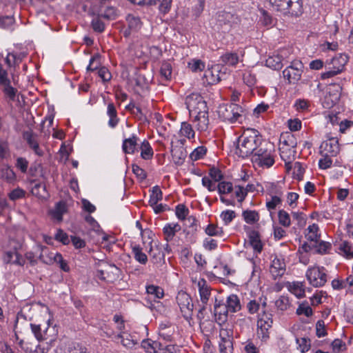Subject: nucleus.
I'll use <instances>...</instances> for the list:
<instances>
[{"label":"nucleus","instance_id":"1","mask_svg":"<svg viewBox=\"0 0 353 353\" xmlns=\"http://www.w3.org/2000/svg\"><path fill=\"white\" fill-rule=\"evenodd\" d=\"M262 143L261 135L255 129H247L243 134L238 138V145L235 154L239 157L245 159L256 152Z\"/></svg>","mask_w":353,"mask_h":353},{"label":"nucleus","instance_id":"2","mask_svg":"<svg viewBox=\"0 0 353 353\" xmlns=\"http://www.w3.org/2000/svg\"><path fill=\"white\" fill-rule=\"evenodd\" d=\"M273 10L284 15L298 17L303 13L301 0H266Z\"/></svg>","mask_w":353,"mask_h":353},{"label":"nucleus","instance_id":"3","mask_svg":"<svg viewBox=\"0 0 353 353\" xmlns=\"http://www.w3.org/2000/svg\"><path fill=\"white\" fill-rule=\"evenodd\" d=\"M243 110L236 103L222 104L219 106L218 114L220 118L230 123H234L242 117Z\"/></svg>","mask_w":353,"mask_h":353},{"label":"nucleus","instance_id":"4","mask_svg":"<svg viewBox=\"0 0 353 353\" xmlns=\"http://www.w3.org/2000/svg\"><path fill=\"white\" fill-rule=\"evenodd\" d=\"M190 115L194 117V121L197 122L196 128L199 131H205L209 124L208 108L205 101L203 103L189 111Z\"/></svg>","mask_w":353,"mask_h":353},{"label":"nucleus","instance_id":"5","mask_svg":"<svg viewBox=\"0 0 353 353\" xmlns=\"http://www.w3.org/2000/svg\"><path fill=\"white\" fill-rule=\"evenodd\" d=\"M272 148L270 145H266L265 146H261V145L254 153L252 157V161L261 167H271L274 163Z\"/></svg>","mask_w":353,"mask_h":353},{"label":"nucleus","instance_id":"6","mask_svg":"<svg viewBox=\"0 0 353 353\" xmlns=\"http://www.w3.org/2000/svg\"><path fill=\"white\" fill-rule=\"evenodd\" d=\"M303 68L301 61L294 60L283 71V77L288 79L289 83H295L301 79Z\"/></svg>","mask_w":353,"mask_h":353},{"label":"nucleus","instance_id":"7","mask_svg":"<svg viewBox=\"0 0 353 353\" xmlns=\"http://www.w3.org/2000/svg\"><path fill=\"white\" fill-rule=\"evenodd\" d=\"M306 277L310 283L315 288L323 286L327 282V274L323 267H313L306 272Z\"/></svg>","mask_w":353,"mask_h":353},{"label":"nucleus","instance_id":"8","mask_svg":"<svg viewBox=\"0 0 353 353\" xmlns=\"http://www.w3.org/2000/svg\"><path fill=\"white\" fill-rule=\"evenodd\" d=\"M23 140L28 148L38 157H43L44 151L39 145V136L32 131H23Z\"/></svg>","mask_w":353,"mask_h":353},{"label":"nucleus","instance_id":"9","mask_svg":"<svg viewBox=\"0 0 353 353\" xmlns=\"http://www.w3.org/2000/svg\"><path fill=\"white\" fill-rule=\"evenodd\" d=\"M22 244L14 241H10V249L5 252L3 261L6 263L21 265V251Z\"/></svg>","mask_w":353,"mask_h":353},{"label":"nucleus","instance_id":"10","mask_svg":"<svg viewBox=\"0 0 353 353\" xmlns=\"http://www.w3.org/2000/svg\"><path fill=\"white\" fill-rule=\"evenodd\" d=\"M176 301L181 312L183 313V316L185 319L191 317L194 305L192 303L190 296L186 292H180L177 294Z\"/></svg>","mask_w":353,"mask_h":353},{"label":"nucleus","instance_id":"11","mask_svg":"<svg viewBox=\"0 0 353 353\" xmlns=\"http://www.w3.org/2000/svg\"><path fill=\"white\" fill-rule=\"evenodd\" d=\"M0 85L3 87V92L9 98L10 101H14L17 90L10 85V81L8 77V72L0 64Z\"/></svg>","mask_w":353,"mask_h":353},{"label":"nucleus","instance_id":"12","mask_svg":"<svg viewBox=\"0 0 353 353\" xmlns=\"http://www.w3.org/2000/svg\"><path fill=\"white\" fill-rule=\"evenodd\" d=\"M46 250V248H42L41 254L39 255V260L46 264H52L54 262H56L57 263H59L60 268L65 272H68L70 271V267L68 265V263L63 260V256L61 254L57 252L55 253L54 256H47L44 257L43 252Z\"/></svg>","mask_w":353,"mask_h":353},{"label":"nucleus","instance_id":"13","mask_svg":"<svg viewBox=\"0 0 353 353\" xmlns=\"http://www.w3.org/2000/svg\"><path fill=\"white\" fill-rule=\"evenodd\" d=\"M223 68V66L221 65L216 64L205 71V77L210 84H216L221 81L223 76L225 75L224 72H221Z\"/></svg>","mask_w":353,"mask_h":353},{"label":"nucleus","instance_id":"14","mask_svg":"<svg viewBox=\"0 0 353 353\" xmlns=\"http://www.w3.org/2000/svg\"><path fill=\"white\" fill-rule=\"evenodd\" d=\"M320 148L325 152L326 154L331 157H336L340 151L339 141L336 138H331L323 142Z\"/></svg>","mask_w":353,"mask_h":353},{"label":"nucleus","instance_id":"15","mask_svg":"<svg viewBox=\"0 0 353 353\" xmlns=\"http://www.w3.org/2000/svg\"><path fill=\"white\" fill-rule=\"evenodd\" d=\"M285 272V263L283 259L275 256L272 261L270 266V272L276 280L277 278L281 277Z\"/></svg>","mask_w":353,"mask_h":353},{"label":"nucleus","instance_id":"16","mask_svg":"<svg viewBox=\"0 0 353 353\" xmlns=\"http://www.w3.org/2000/svg\"><path fill=\"white\" fill-rule=\"evenodd\" d=\"M198 288L201 303L208 305L211 296L212 288L208 285L207 281L204 279H201L198 282Z\"/></svg>","mask_w":353,"mask_h":353},{"label":"nucleus","instance_id":"17","mask_svg":"<svg viewBox=\"0 0 353 353\" xmlns=\"http://www.w3.org/2000/svg\"><path fill=\"white\" fill-rule=\"evenodd\" d=\"M229 312L230 310L228 308L226 303H224L221 301H218L217 299L215 298L214 314L215 316H218V320L222 322L225 321Z\"/></svg>","mask_w":353,"mask_h":353},{"label":"nucleus","instance_id":"18","mask_svg":"<svg viewBox=\"0 0 353 353\" xmlns=\"http://www.w3.org/2000/svg\"><path fill=\"white\" fill-rule=\"evenodd\" d=\"M146 292L148 296V297L145 299L147 303L153 301V300L160 299L164 296L163 288L154 285H147Z\"/></svg>","mask_w":353,"mask_h":353},{"label":"nucleus","instance_id":"19","mask_svg":"<svg viewBox=\"0 0 353 353\" xmlns=\"http://www.w3.org/2000/svg\"><path fill=\"white\" fill-rule=\"evenodd\" d=\"M349 57L346 54H339L334 57L331 60V64L333 65V68L336 70V72L340 73L343 70L345 64L347 63Z\"/></svg>","mask_w":353,"mask_h":353},{"label":"nucleus","instance_id":"20","mask_svg":"<svg viewBox=\"0 0 353 353\" xmlns=\"http://www.w3.org/2000/svg\"><path fill=\"white\" fill-rule=\"evenodd\" d=\"M204 101L205 100L202 96L199 94L192 93L186 97L185 105L190 111L198 107L200 103H203Z\"/></svg>","mask_w":353,"mask_h":353},{"label":"nucleus","instance_id":"21","mask_svg":"<svg viewBox=\"0 0 353 353\" xmlns=\"http://www.w3.org/2000/svg\"><path fill=\"white\" fill-rule=\"evenodd\" d=\"M138 137L132 134V136L128 139H125L123 141L122 148L126 154H133L135 151L137 145Z\"/></svg>","mask_w":353,"mask_h":353},{"label":"nucleus","instance_id":"22","mask_svg":"<svg viewBox=\"0 0 353 353\" xmlns=\"http://www.w3.org/2000/svg\"><path fill=\"white\" fill-rule=\"evenodd\" d=\"M223 64L229 66H235L239 61V57L237 53L233 52H226L220 57Z\"/></svg>","mask_w":353,"mask_h":353},{"label":"nucleus","instance_id":"23","mask_svg":"<svg viewBox=\"0 0 353 353\" xmlns=\"http://www.w3.org/2000/svg\"><path fill=\"white\" fill-rule=\"evenodd\" d=\"M281 158L285 161V166H288L294 159V157L296 154L294 150L281 146L279 148Z\"/></svg>","mask_w":353,"mask_h":353},{"label":"nucleus","instance_id":"24","mask_svg":"<svg viewBox=\"0 0 353 353\" xmlns=\"http://www.w3.org/2000/svg\"><path fill=\"white\" fill-rule=\"evenodd\" d=\"M226 305L230 312H236L241 310L240 300L236 294H230L227 298Z\"/></svg>","mask_w":353,"mask_h":353},{"label":"nucleus","instance_id":"25","mask_svg":"<svg viewBox=\"0 0 353 353\" xmlns=\"http://www.w3.org/2000/svg\"><path fill=\"white\" fill-rule=\"evenodd\" d=\"M107 114L110 117L108 125L110 128H115L119 123V118L117 117V112L114 105L110 103L108 105Z\"/></svg>","mask_w":353,"mask_h":353},{"label":"nucleus","instance_id":"26","mask_svg":"<svg viewBox=\"0 0 353 353\" xmlns=\"http://www.w3.org/2000/svg\"><path fill=\"white\" fill-rule=\"evenodd\" d=\"M67 212V205L64 201H59L56 204L55 209L52 212L53 218L59 221L63 219V214Z\"/></svg>","mask_w":353,"mask_h":353},{"label":"nucleus","instance_id":"27","mask_svg":"<svg viewBox=\"0 0 353 353\" xmlns=\"http://www.w3.org/2000/svg\"><path fill=\"white\" fill-rule=\"evenodd\" d=\"M242 216L244 221L248 224H254L259 221V214L256 210H246L243 211Z\"/></svg>","mask_w":353,"mask_h":353},{"label":"nucleus","instance_id":"28","mask_svg":"<svg viewBox=\"0 0 353 353\" xmlns=\"http://www.w3.org/2000/svg\"><path fill=\"white\" fill-rule=\"evenodd\" d=\"M125 20L128 23V26L134 32H137L142 26V23L139 17L129 14L126 16Z\"/></svg>","mask_w":353,"mask_h":353},{"label":"nucleus","instance_id":"29","mask_svg":"<svg viewBox=\"0 0 353 353\" xmlns=\"http://www.w3.org/2000/svg\"><path fill=\"white\" fill-rule=\"evenodd\" d=\"M250 243L254 250L261 252L263 248L258 232L253 230L250 234Z\"/></svg>","mask_w":353,"mask_h":353},{"label":"nucleus","instance_id":"30","mask_svg":"<svg viewBox=\"0 0 353 353\" xmlns=\"http://www.w3.org/2000/svg\"><path fill=\"white\" fill-rule=\"evenodd\" d=\"M141 157L145 160H149L152 158L154 152L149 142L144 140L141 145Z\"/></svg>","mask_w":353,"mask_h":353},{"label":"nucleus","instance_id":"31","mask_svg":"<svg viewBox=\"0 0 353 353\" xmlns=\"http://www.w3.org/2000/svg\"><path fill=\"white\" fill-rule=\"evenodd\" d=\"M163 193L158 185L154 186L150 196L149 203L150 206H154L157 203L162 200Z\"/></svg>","mask_w":353,"mask_h":353},{"label":"nucleus","instance_id":"32","mask_svg":"<svg viewBox=\"0 0 353 353\" xmlns=\"http://www.w3.org/2000/svg\"><path fill=\"white\" fill-rule=\"evenodd\" d=\"M132 253L134 259L141 264L145 265L148 261V256L142 252V248L139 245L132 246Z\"/></svg>","mask_w":353,"mask_h":353},{"label":"nucleus","instance_id":"33","mask_svg":"<svg viewBox=\"0 0 353 353\" xmlns=\"http://www.w3.org/2000/svg\"><path fill=\"white\" fill-rule=\"evenodd\" d=\"M265 65L273 70H280L283 67L282 59L279 56L270 57L265 61Z\"/></svg>","mask_w":353,"mask_h":353},{"label":"nucleus","instance_id":"34","mask_svg":"<svg viewBox=\"0 0 353 353\" xmlns=\"http://www.w3.org/2000/svg\"><path fill=\"white\" fill-rule=\"evenodd\" d=\"M1 178L6 180L8 182H12L15 179V174L13 170L7 165H2L0 170Z\"/></svg>","mask_w":353,"mask_h":353},{"label":"nucleus","instance_id":"35","mask_svg":"<svg viewBox=\"0 0 353 353\" xmlns=\"http://www.w3.org/2000/svg\"><path fill=\"white\" fill-rule=\"evenodd\" d=\"M32 194L42 199H46L48 196L46 185L42 183H36L32 188Z\"/></svg>","mask_w":353,"mask_h":353},{"label":"nucleus","instance_id":"36","mask_svg":"<svg viewBox=\"0 0 353 353\" xmlns=\"http://www.w3.org/2000/svg\"><path fill=\"white\" fill-rule=\"evenodd\" d=\"M26 101L23 99V120H25V124L28 128V131H32V128L35 123L34 117L30 110H26Z\"/></svg>","mask_w":353,"mask_h":353},{"label":"nucleus","instance_id":"37","mask_svg":"<svg viewBox=\"0 0 353 353\" xmlns=\"http://www.w3.org/2000/svg\"><path fill=\"white\" fill-rule=\"evenodd\" d=\"M172 156L174 159V163L176 164L181 165L183 163L186 157V153L183 151L182 148H179L172 150Z\"/></svg>","mask_w":353,"mask_h":353},{"label":"nucleus","instance_id":"38","mask_svg":"<svg viewBox=\"0 0 353 353\" xmlns=\"http://www.w3.org/2000/svg\"><path fill=\"white\" fill-rule=\"evenodd\" d=\"M160 74L165 80H170L172 77V65L168 61L161 63L160 68Z\"/></svg>","mask_w":353,"mask_h":353},{"label":"nucleus","instance_id":"39","mask_svg":"<svg viewBox=\"0 0 353 353\" xmlns=\"http://www.w3.org/2000/svg\"><path fill=\"white\" fill-rule=\"evenodd\" d=\"M99 17L107 20H114L117 16V10L113 6H107L103 13L99 14Z\"/></svg>","mask_w":353,"mask_h":353},{"label":"nucleus","instance_id":"40","mask_svg":"<svg viewBox=\"0 0 353 353\" xmlns=\"http://www.w3.org/2000/svg\"><path fill=\"white\" fill-rule=\"evenodd\" d=\"M217 190L220 195L229 194L233 190V185L231 182L221 181L217 185Z\"/></svg>","mask_w":353,"mask_h":353},{"label":"nucleus","instance_id":"41","mask_svg":"<svg viewBox=\"0 0 353 353\" xmlns=\"http://www.w3.org/2000/svg\"><path fill=\"white\" fill-rule=\"evenodd\" d=\"M22 61L20 55L14 52H9L6 58V63L9 67L19 65Z\"/></svg>","mask_w":353,"mask_h":353},{"label":"nucleus","instance_id":"42","mask_svg":"<svg viewBox=\"0 0 353 353\" xmlns=\"http://www.w3.org/2000/svg\"><path fill=\"white\" fill-rule=\"evenodd\" d=\"M273 323V320L272 319L271 314H266L264 313L262 316L258 321V325L261 326V327H264L265 330H268V328L271 327Z\"/></svg>","mask_w":353,"mask_h":353},{"label":"nucleus","instance_id":"43","mask_svg":"<svg viewBox=\"0 0 353 353\" xmlns=\"http://www.w3.org/2000/svg\"><path fill=\"white\" fill-rule=\"evenodd\" d=\"M279 223L284 227H289L291 223L290 214L284 210H281L278 212Z\"/></svg>","mask_w":353,"mask_h":353},{"label":"nucleus","instance_id":"44","mask_svg":"<svg viewBox=\"0 0 353 353\" xmlns=\"http://www.w3.org/2000/svg\"><path fill=\"white\" fill-rule=\"evenodd\" d=\"M206 152L207 148L205 146H199L193 150L190 157L192 161H197L203 158Z\"/></svg>","mask_w":353,"mask_h":353},{"label":"nucleus","instance_id":"45","mask_svg":"<svg viewBox=\"0 0 353 353\" xmlns=\"http://www.w3.org/2000/svg\"><path fill=\"white\" fill-rule=\"evenodd\" d=\"M266 188L271 196L273 195H278L279 196H281L283 195L282 188L277 183H268L266 185Z\"/></svg>","mask_w":353,"mask_h":353},{"label":"nucleus","instance_id":"46","mask_svg":"<svg viewBox=\"0 0 353 353\" xmlns=\"http://www.w3.org/2000/svg\"><path fill=\"white\" fill-rule=\"evenodd\" d=\"M101 18L98 14V17L94 18L91 22V26L94 32L101 33L105 30V23L101 20Z\"/></svg>","mask_w":353,"mask_h":353},{"label":"nucleus","instance_id":"47","mask_svg":"<svg viewBox=\"0 0 353 353\" xmlns=\"http://www.w3.org/2000/svg\"><path fill=\"white\" fill-rule=\"evenodd\" d=\"M180 132L181 135L188 139L193 138L194 137V132L192 130L191 125L187 122H183L181 123Z\"/></svg>","mask_w":353,"mask_h":353},{"label":"nucleus","instance_id":"48","mask_svg":"<svg viewBox=\"0 0 353 353\" xmlns=\"http://www.w3.org/2000/svg\"><path fill=\"white\" fill-rule=\"evenodd\" d=\"M157 2H159V10L161 14L165 15L170 11L172 0H158Z\"/></svg>","mask_w":353,"mask_h":353},{"label":"nucleus","instance_id":"49","mask_svg":"<svg viewBox=\"0 0 353 353\" xmlns=\"http://www.w3.org/2000/svg\"><path fill=\"white\" fill-rule=\"evenodd\" d=\"M209 175L214 182H221L224 178L222 172L216 167H212L210 169Z\"/></svg>","mask_w":353,"mask_h":353},{"label":"nucleus","instance_id":"50","mask_svg":"<svg viewBox=\"0 0 353 353\" xmlns=\"http://www.w3.org/2000/svg\"><path fill=\"white\" fill-rule=\"evenodd\" d=\"M296 343L299 344L300 349H301V352L302 353H305L310 349L311 343H310V339L303 337L301 339H296Z\"/></svg>","mask_w":353,"mask_h":353},{"label":"nucleus","instance_id":"51","mask_svg":"<svg viewBox=\"0 0 353 353\" xmlns=\"http://www.w3.org/2000/svg\"><path fill=\"white\" fill-rule=\"evenodd\" d=\"M189 210L184 204H179L176 207V215L180 220L185 219L186 216L188 214Z\"/></svg>","mask_w":353,"mask_h":353},{"label":"nucleus","instance_id":"52","mask_svg":"<svg viewBox=\"0 0 353 353\" xmlns=\"http://www.w3.org/2000/svg\"><path fill=\"white\" fill-rule=\"evenodd\" d=\"M291 291L299 299L305 296V290L301 283H294Z\"/></svg>","mask_w":353,"mask_h":353},{"label":"nucleus","instance_id":"53","mask_svg":"<svg viewBox=\"0 0 353 353\" xmlns=\"http://www.w3.org/2000/svg\"><path fill=\"white\" fill-rule=\"evenodd\" d=\"M54 239L61 242L64 245H68L70 242L68 235L61 229H59L54 236Z\"/></svg>","mask_w":353,"mask_h":353},{"label":"nucleus","instance_id":"54","mask_svg":"<svg viewBox=\"0 0 353 353\" xmlns=\"http://www.w3.org/2000/svg\"><path fill=\"white\" fill-rule=\"evenodd\" d=\"M317 250L316 253L319 254H325L327 253L328 250H330L332 248V245L329 242H326L324 241H319V243L317 245Z\"/></svg>","mask_w":353,"mask_h":353},{"label":"nucleus","instance_id":"55","mask_svg":"<svg viewBox=\"0 0 353 353\" xmlns=\"http://www.w3.org/2000/svg\"><path fill=\"white\" fill-rule=\"evenodd\" d=\"M339 249L345 254L347 257H353V248L349 242L343 241L340 245Z\"/></svg>","mask_w":353,"mask_h":353},{"label":"nucleus","instance_id":"56","mask_svg":"<svg viewBox=\"0 0 353 353\" xmlns=\"http://www.w3.org/2000/svg\"><path fill=\"white\" fill-rule=\"evenodd\" d=\"M236 216V213L233 210H227L221 214V217L225 225L229 224Z\"/></svg>","mask_w":353,"mask_h":353},{"label":"nucleus","instance_id":"57","mask_svg":"<svg viewBox=\"0 0 353 353\" xmlns=\"http://www.w3.org/2000/svg\"><path fill=\"white\" fill-rule=\"evenodd\" d=\"M292 214V217L297 221L299 228H303L306 225V215L304 213L294 212Z\"/></svg>","mask_w":353,"mask_h":353},{"label":"nucleus","instance_id":"58","mask_svg":"<svg viewBox=\"0 0 353 353\" xmlns=\"http://www.w3.org/2000/svg\"><path fill=\"white\" fill-rule=\"evenodd\" d=\"M232 347V341L230 339L221 338L219 343V351L221 353H228V350Z\"/></svg>","mask_w":353,"mask_h":353},{"label":"nucleus","instance_id":"59","mask_svg":"<svg viewBox=\"0 0 353 353\" xmlns=\"http://www.w3.org/2000/svg\"><path fill=\"white\" fill-rule=\"evenodd\" d=\"M121 339V343L123 346L128 348L134 347L137 343L132 339H130V336L128 334H123L119 336Z\"/></svg>","mask_w":353,"mask_h":353},{"label":"nucleus","instance_id":"60","mask_svg":"<svg viewBox=\"0 0 353 353\" xmlns=\"http://www.w3.org/2000/svg\"><path fill=\"white\" fill-rule=\"evenodd\" d=\"M271 197V200L266 202V207L269 210H274L282 202L281 196L278 195H273Z\"/></svg>","mask_w":353,"mask_h":353},{"label":"nucleus","instance_id":"61","mask_svg":"<svg viewBox=\"0 0 353 353\" xmlns=\"http://www.w3.org/2000/svg\"><path fill=\"white\" fill-rule=\"evenodd\" d=\"M313 311L310 306L305 305V304L302 303L300 304L299 307L296 310V314L298 315L304 314L307 317H309L312 315Z\"/></svg>","mask_w":353,"mask_h":353},{"label":"nucleus","instance_id":"62","mask_svg":"<svg viewBox=\"0 0 353 353\" xmlns=\"http://www.w3.org/2000/svg\"><path fill=\"white\" fill-rule=\"evenodd\" d=\"M205 233L209 236H221L223 233L222 229L216 225L210 224L205 229Z\"/></svg>","mask_w":353,"mask_h":353},{"label":"nucleus","instance_id":"63","mask_svg":"<svg viewBox=\"0 0 353 353\" xmlns=\"http://www.w3.org/2000/svg\"><path fill=\"white\" fill-rule=\"evenodd\" d=\"M325 322L323 320H319L316 324V334L319 338L323 337L327 335L325 328Z\"/></svg>","mask_w":353,"mask_h":353},{"label":"nucleus","instance_id":"64","mask_svg":"<svg viewBox=\"0 0 353 353\" xmlns=\"http://www.w3.org/2000/svg\"><path fill=\"white\" fill-rule=\"evenodd\" d=\"M243 79L244 83L249 87L253 86L256 82L255 75L250 72L243 74Z\"/></svg>","mask_w":353,"mask_h":353}]
</instances>
